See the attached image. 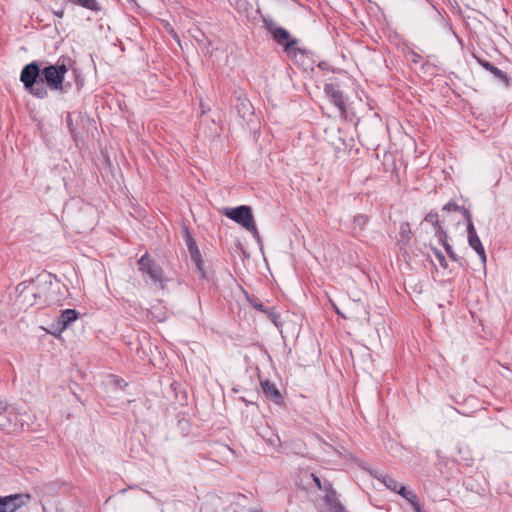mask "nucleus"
<instances>
[{
    "label": "nucleus",
    "instance_id": "aec40b11",
    "mask_svg": "<svg viewBox=\"0 0 512 512\" xmlns=\"http://www.w3.org/2000/svg\"><path fill=\"white\" fill-rule=\"evenodd\" d=\"M443 247L447 253V255L449 256V258L454 261V262H457L459 263L460 265H462V258H459L456 253L453 251L451 245L446 241V240H443Z\"/></svg>",
    "mask_w": 512,
    "mask_h": 512
},
{
    "label": "nucleus",
    "instance_id": "4468645a",
    "mask_svg": "<svg viewBox=\"0 0 512 512\" xmlns=\"http://www.w3.org/2000/svg\"><path fill=\"white\" fill-rule=\"evenodd\" d=\"M191 260L195 263L196 268L201 278H207V272L205 270L204 261L198 247L188 250Z\"/></svg>",
    "mask_w": 512,
    "mask_h": 512
},
{
    "label": "nucleus",
    "instance_id": "7c9ffc66",
    "mask_svg": "<svg viewBox=\"0 0 512 512\" xmlns=\"http://www.w3.org/2000/svg\"><path fill=\"white\" fill-rule=\"evenodd\" d=\"M53 14L55 16H57L58 18H63V16H64V9L54 10Z\"/></svg>",
    "mask_w": 512,
    "mask_h": 512
},
{
    "label": "nucleus",
    "instance_id": "2eb2a0df",
    "mask_svg": "<svg viewBox=\"0 0 512 512\" xmlns=\"http://www.w3.org/2000/svg\"><path fill=\"white\" fill-rule=\"evenodd\" d=\"M78 318V312L75 309H66L61 312L59 317V324L61 329H66L71 323L76 321Z\"/></svg>",
    "mask_w": 512,
    "mask_h": 512
},
{
    "label": "nucleus",
    "instance_id": "f3484780",
    "mask_svg": "<svg viewBox=\"0 0 512 512\" xmlns=\"http://www.w3.org/2000/svg\"><path fill=\"white\" fill-rule=\"evenodd\" d=\"M381 481L387 489L396 493H398L399 487L402 486L396 479L389 475L382 476Z\"/></svg>",
    "mask_w": 512,
    "mask_h": 512
},
{
    "label": "nucleus",
    "instance_id": "b1692460",
    "mask_svg": "<svg viewBox=\"0 0 512 512\" xmlns=\"http://www.w3.org/2000/svg\"><path fill=\"white\" fill-rule=\"evenodd\" d=\"M432 251L434 252L436 258L438 259L440 266L446 269L448 267V264L443 253L437 248H432Z\"/></svg>",
    "mask_w": 512,
    "mask_h": 512
},
{
    "label": "nucleus",
    "instance_id": "39448f33",
    "mask_svg": "<svg viewBox=\"0 0 512 512\" xmlns=\"http://www.w3.org/2000/svg\"><path fill=\"white\" fill-rule=\"evenodd\" d=\"M138 266L140 271L147 274L152 281L159 283L161 288H164V282L166 280L163 276V270L154 262L148 253H145L138 260Z\"/></svg>",
    "mask_w": 512,
    "mask_h": 512
},
{
    "label": "nucleus",
    "instance_id": "bb28decb",
    "mask_svg": "<svg viewBox=\"0 0 512 512\" xmlns=\"http://www.w3.org/2000/svg\"><path fill=\"white\" fill-rule=\"evenodd\" d=\"M327 500H328L333 512H344V507L342 506V504L339 501H337V500L332 501L329 498Z\"/></svg>",
    "mask_w": 512,
    "mask_h": 512
},
{
    "label": "nucleus",
    "instance_id": "0eeeda50",
    "mask_svg": "<svg viewBox=\"0 0 512 512\" xmlns=\"http://www.w3.org/2000/svg\"><path fill=\"white\" fill-rule=\"evenodd\" d=\"M324 92L329 97L331 102L339 109L340 113H346L345 97L339 86L334 83H326Z\"/></svg>",
    "mask_w": 512,
    "mask_h": 512
},
{
    "label": "nucleus",
    "instance_id": "72a5a7b5",
    "mask_svg": "<svg viewBox=\"0 0 512 512\" xmlns=\"http://www.w3.org/2000/svg\"><path fill=\"white\" fill-rule=\"evenodd\" d=\"M494 65H492L491 63L488 64V66L485 68L487 71L491 72L493 69H494Z\"/></svg>",
    "mask_w": 512,
    "mask_h": 512
},
{
    "label": "nucleus",
    "instance_id": "f704fd0d",
    "mask_svg": "<svg viewBox=\"0 0 512 512\" xmlns=\"http://www.w3.org/2000/svg\"><path fill=\"white\" fill-rule=\"evenodd\" d=\"M208 506L206 504H203L201 506L200 512H207Z\"/></svg>",
    "mask_w": 512,
    "mask_h": 512
},
{
    "label": "nucleus",
    "instance_id": "6e6552de",
    "mask_svg": "<svg viewBox=\"0 0 512 512\" xmlns=\"http://www.w3.org/2000/svg\"><path fill=\"white\" fill-rule=\"evenodd\" d=\"M467 233H468V243H469V246L473 250H475V252L479 256L482 264L485 265V263H486L485 249H484V247L482 245V242H481L480 238L478 237V234L476 232V229H475L474 225H470L469 229H467Z\"/></svg>",
    "mask_w": 512,
    "mask_h": 512
},
{
    "label": "nucleus",
    "instance_id": "4be33fe9",
    "mask_svg": "<svg viewBox=\"0 0 512 512\" xmlns=\"http://www.w3.org/2000/svg\"><path fill=\"white\" fill-rule=\"evenodd\" d=\"M249 303L258 311H261L263 313L268 312V307H265L261 301H259L257 298H248Z\"/></svg>",
    "mask_w": 512,
    "mask_h": 512
},
{
    "label": "nucleus",
    "instance_id": "1a4fd4ad",
    "mask_svg": "<svg viewBox=\"0 0 512 512\" xmlns=\"http://www.w3.org/2000/svg\"><path fill=\"white\" fill-rule=\"evenodd\" d=\"M261 388L266 398L276 404L282 403L283 397L274 383L269 380L261 381Z\"/></svg>",
    "mask_w": 512,
    "mask_h": 512
},
{
    "label": "nucleus",
    "instance_id": "c85d7f7f",
    "mask_svg": "<svg viewBox=\"0 0 512 512\" xmlns=\"http://www.w3.org/2000/svg\"><path fill=\"white\" fill-rule=\"evenodd\" d=\"M268 317L272 320L273 323H277V319L279 318V315L274 311V308H268Z\"/></svg>",
    "mask_w": 512,
    "mask_h": 512
},
{
    "label": "nucleus",
    "instance_id": "a878e982",
    "mask_svg": "<svg viewBox=\"0 0 512 512\" xmlns=\"http://www.w3.org/2000/svg\"><path fill=\"white\" fill-rule=\"evenodd\" d=\"M462 213L463 215V218L464 220L466 221V224H467V229H469L470 225H474L473 224V221H472V215L471 213L469 212V210H467L466 208L464 207H461V210L459 211Z\"/></svg>",
    "mask_w": 512,
    "mask_h": 512
},
{
    "label": "nucleus",
    "instance_id": "393cba45",
    "mask_svg": "<svg viewBox=\"0 0 512 512\" xmlns=\"http://www.w3.org/2000/svg\"><path fill=\"white\" fill-rule=\"evenodd\" d=\"M435 236L439 239V241L443 244V240L447 241V233L444 231L442 225L435 227Z\"/></svg>",
    "mask_w": 512,
    "mask_h": 512
},
{
    "label": "nucleus",
    "instance_id": "f03ea898",
    "mask_svg": "<svg viewBox=\"0 0 512 512\" xmlns=\"http://www.w3.org/2000/svg\"><path fill=\"white\" fill-rule=\"evenodd\" d=\"M263 25L267 32L270 33L272 39L279 45L283 46L284 51L288 56H296L298 52L302 53V50L296 48L298 40L292 38L286 29L278 27L273 19L264 17Z\"/></svg>",
    "mask_w": 512,
    "mask_h": 512
},
{
    "label": "nucleus",
    "instance_id": "ddd939ff",
    "mask_svg": "<svg viewBox=\"0 0 512 512\" xmlns=\"http://www.w3.org/2000/svg\"><path fill=\"white\" fill-rule=\"evenodd\" d=\"M235 108L237 110L238 115L242 119H247L248 116L253 114L252 112V104L247 98L238 97L237 103L235 104Z\"/></svg>",
    "mask_w": 512,
    "mask_h": 512
},
{
    "label": "nucleus",
    "instance_id": "2f4dec72",
    "mask_svg": "<svg viewBox=\"0 0 512 512\" xmlns=\"http://www.w3.org/2000/svg\"><path fill=\"white\" fill-rule=\"evenodd\" d=\"M478 63L485 69L490 62L483 60V59H477Z\"/></svg>",
    "mask_w": 512,
    "mask_h": 512
},
{
    "label": "nucleus",
    "instance_id": "c9c22d12",
    "mask_svg": "<svg viewBox=\"0 0 512 512\" xmlns=\"http://www.w3.org/2000/svg\"><path fill=\"white\" fill-rule=\"evenodd\" d=\"M0 512H5V511H2V507L0 506Z\"/></svg>",
    "mask_w": 512,
    "mask_h": 512
},
{
    "label": "nucleus",
    "instance_id": "9b49d317",
    "mask_svg": "<svg viewBox=\"0 0 512 512\" xmlns=\"http://www.w3.org/2000/svg\"><path fill=\"white\" fill-rule=\"evenodd\" d=\"M234 512H262V509L257 506H252L246 496L239 495L235 502Z\"/></svg>",
    "mask_w": 512,
    "mask_h": 512
},
{
    "label": "nucleus",
    "instance_id": "c756f323",
    "mask_svg": "<svg viewBox=\"0 0 512 512\" xmlns=\"http://www.w3.org/2000/svg\"><path fill=\"white\" fill-rule=\"evenodd\" d=\"M401 230L403 232V236L406 237L407 239H409V232H410V229H409V224L408 223H404L401 225Z\"/></svg>",
    "mask_w": 512,
    "mask_h": 512
},
{
    "label": "nucleus",
    "instance_id": "473e14b6",
    "mask_svg": "<svg viewBox=\"0 0 512 512\" xmlns=\"http://www.w3.org/2000/svg\"><path fill=\"white\" fill-rule=\"evenodd\" d=\"M25 288H26L25 282H22V283L18 284V286H17V290H20L21 293L24 291Z\"/></svg>",
    "mask_w": 512,
    "mask_h": 512
},
{
    "label": "nucleus",
    "instance_id": "423d86ee",
    "mask_svg": "<svg viewBox=\"0 0 512 512\" xmlns=\"http://www.w3.org/2000/svg\"><path fill=\"white\" fill-rule=\"evenodd\" d=\"M31 499L29 494H13L5 497L0 496L2 511L15 512Z\"/></svg>",
    "mask_w": 512,
    "mask_h": 512
},
{
    "label": "nucleus",
    "instance_id": "f8f14e48",
    "mask_svg": "<svg viewBox=\"0 0 512 512\" xmlns=\"http://www.w3.org/2000/svg\"><path fill=\"white\" fill-rule=\"evenodd\" d=\"M398 494L413 506L415 512L422 511L418 496L413 490H408L405 486H401L399 487Z\"/></svg>",
    "mask_w": 512,
    "mask_h": 512
},
{
    "label": "nucleus",
    "instance_id": "cd10ccee",
    "mask_svg": "<svg viewBox=\"0 0 512 512\" xmlns=\"http://www.w3.org/2000/svg\"><path fill=\"white\" fill-rule=\"evenodd\" d=\"M443 210L448 211V212H450V211L459 212L461 210V207L459 205H457L455 202L450 201L446 205L443 206Z\"/></svg>",
    "mask_w": 512,
    "mask_h": 512
},
{
    "label": "nucleus",
    "instance_id": "dca6fc26",
    "mask_svg": "<svg viewBox=\"0 0 512 512\" xmlns=\"http://www.w3.org/2000/svg\"><path fill=\"white\" fill-rule=\"evenodd\" d=\"M75 5H79L92 11H99L100 6L96 0H69Z\"/></svg>",
    "mask_w": 512,
    "mask_h": 512
},
{
    "label": "nucleus",
    "instance_id": "e433bc0d",
    "mask_svg": "<svg viewBox=\"0 0 512 512\" xmlns=\"http://www.w3.org/2000/svg\"><path fill=\"white\" fill-rule=\"evenodd\" d=\"M421 512H423V511H421Z\"/></svg>",
    "mask_w": 512,
    "mask_h": 512
},
{
    "label": "nucleus",
    "instance_id": "a211bd4d",
    "mask_svg": "<svg viewBox=\"0 0 512 512\" xmlns=\"http://www.w3.org/2000/svg\"><path fill=\"white\" fill-rule=\"evenodd\" d=\"M490 73L493 74V76L505 87H509L512 84V80L507 76V74L497 67H494Z\"/></svg>",
    "mask_w": 512,
    "mask_h": 512
},
{
    "label": "nucleus",
    "instance_id": "412c9836",
    "mask_svg": "<svg viewBox=\"0 0 512 512\" xmlns=\"http://www.w3.org/2000/svg\"><path fill=\"white\" fill-rule=\"evenodd\" d=\"M183 238H184V241L186 243V246H187L188 250L197 247L196 241L194 240V238L190 234V232H189L187 227H185L184 230H183Z\"/></svg>",
    "mask_w": 512,
    "mask_h": 512
},
{
    "label": "nucleus",
    "instance_id": "6ab92c4d",
    "mask_svg": "<svg viewBox=\"0 0 512 512\" xmlns=\"http://www.w3.org/2000/svg\"><path fill=\"white\" fill-rule=\"evenodd\" d=\"M367 221H368L367 216H365L363 214L356 215L353 219V224H354L353 229L354 230L358 229L359 231L363 230Z\"/></svg>",
    "mask_w": 512,
    "mask_h": 512
},
{
    "label": "nucleus",
    "instance_id": "7ed1b4c3",
    "mask_svg": "<svg viewBox=\"0 0 512 512\" xmlns=\"http://www.w3.org/2000/svg\"><path fill=\"white\" fill-rule=\"evenodd\" d=\"M223 215L241 225L249 231L256 240H260L259 232L255 225L251 207L240 205L235 208L225 207L222 210Z\"/></svg>",
    "mask_w": 512,
    "mask_h": 512
},
{
    "label": "nucleus",
    "instance_id": "20e7f679",
    "mask_svg": "<svg viewBox=\"0 0 512 512\" xmlns=\"http://www.w3.org/2000/svg\"><path fill=\"white\" fill-rule=\"evenodd\" d=\"M67 67L58 61L54 65H48L41 69V83L47 88L55 91L63 90V81Z\"/></svg>",
    "mask_w": 512,
    "mask_h": 512
},
{
    "label": "nucleus",
    "instance_id": "9d476101",
    "mask_svg": "<svg viewBox=\"0 0 512 512\" xmlns=\"http://www.w3.org/2000/svg\"><path fill=\"white\" fill-rule=\"evenodd\" d=\"M10 416L11 412L7 402L0 397V428L2 430H9L11 428L12 420Z\"/></svg>",
    "mask_w": 512,
    "mask_h": 512
},
{
    "label": "nucleus",
    "instance_id": "5701e85b",
    "mask_svg": "<svg viewBox=\"0 0 512 512\" xmlns=\"http://www.w3.org/2000/svg\"><path fill=\"white\" fill-rule=\"evenodd\" d=\"M424 220L426 222H430L434 227L439 226L441 224L439 219H438V213L433 212V211L429 212L425 216Z\"/></svg>",
    "mask_w": 512,
    "mask_h": 512
},
{
    "label": "nucleus",
    "instance_id": "f257e3e1",
    "mask_svg": "<svg viewBox=\"0 0 512 512\" xmlns=\"http://www.w3.org/2000/svg\"><path fill=\"white\" fill-rule=\"evenodd\" d=\"M20 81L23 83L24 88L33 96L40 99L48 96L47 88L41 83V69L37 62L33 61L23 67Z\"/></svg>",
    "mask_w": 512,
    "mask_h": 512
}]
</instances>
